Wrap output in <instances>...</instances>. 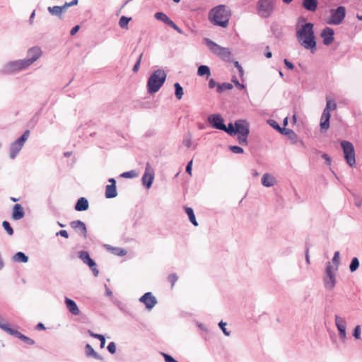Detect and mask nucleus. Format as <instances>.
Here are the masks:
<instances>
[{
    "mask_svg": "<svg viewBox=\"0 0 362 362\" xmlns=\"http://www.w3.org/2000/svg\"><path fill=\"white\" fill-rule=\"evenodd\" d=\"M313 28L314 25L312 23H306L296 32V37L300 45L306 49H310L311 53L316 50Z\"/></svg>",
    "mask_w": 362,
    "mask_h": 362,
    "instance_id": "1",
    "label": "nucleus"
},
{
    "mask_svg": "<svg viewBox=\"0 0 362 362\" xmlns=\"http://www.w3.org/2000/svg\"><path fill=\"white\" fill-rule=\"evenodd\" d=\"M230 16V9L226 5L221 4L210 11L209 18L214 25L226 28L228 25Z\"/></svg>",
    "mask_w": 362,
    "mask_h": 362,
    "instance_id": "2",
    "label": "nucleus"
},
{
    "mask_svg": "<svg viewBox=\"0 0 362 362\" xmlns=\"http://www.w3.org/2000/svg\"><path fill=\"white\" fill-rule=\"evenodd\" d=\"M166 76V73L162 69L154 71L147 81L148 93L152 94L158 92L165 83Z\"/></svg>",
    "mask_w": 362,
    "mask_h": 362,
    "instance_id": "3",
    "label": "nucleus"
},
{
    "mask_svg": "<svg viewBox=\"0 0 362 362\" xmlns=\"http://www.w3.org/2000/svg\"><path fill=\"white\" fill-rule=\"evenodd\" d=\"M204 42L209 49L222 60L231 62L232 54L229 48L221 47L209 38H204Z\"/></svg>",
    "mask_w": 362,
    "mask_h": 362,
    "instance_id": "4",
    "label": "nucleus"
},
{
    "mask_svg": "<svg viewBox=\"0 0 362 362\" xmlns=\"http://www.w3.org/2000/svg\"><path fill=\"white\" fill-rule=\"evenodd\" d=\"M235 134L238 141L241 146L247 145V137L250 134V124L245 119H238L235 122Z\"/></svg>",
    "mask_w": 362,
    "mask_h": 362,
    "instance_id": "5",
    "label": "nucleus"
},
{
    "mask_svg": "<svg viewBox=\"0 0 362 362\" xmlns=\"http://www.w3.org/2000/svg\"><path fill=\"white\" fill-rule=\"evenodd\" d=\"M336 268H334V266L331 264L330 262H327L326 263L325 267V273L323 276V284L325 288L327 291H332L337 284V277H336Z\"/></svg>",
    "mask_w": 362,
    "mask_h": 362,
    "instance_id": "6",
    "label": "nucleus"
},
{
    "mask_svg": "<svg viewBox=\"0 0 362 362\" xmlns=\"http://www.w3.org/2000/svg\"><path fill=\"white\" fill-rule=\"evenodd\" d=\"M274 8V0H258L257 2V13L262 18H269L273 13Z\"/></svg>",
    "mask_w": 362,
    "mask_h": 362,
    "instance_id": "7",
    "label": "nucleus"
},
{
    "mask_svg": "<svg viewBox=\"0 0 362 362\" xmlns=\"http://www.w3.org/2000/svg\"><path fill=\"white\" fill-rule=\"evenodd\" d=\"M341 146L343 148L344 156L347 164L353 167L356 164L355 151L354 145L348 141H342Z\"/></svg>",
    "mask_w": 362,
    "mask_h": 362,
    "instance_id": "8",
    "label": "nucleus"
},
{
    "mask_svg": "<svg viewBox=\"0 0 362 362\" xmlns=\"http://www.w3.org/2000/svg\"><path fill=\"white\" fill-rule=\"evenodd\" d=\"M330 13V18L327 23L330 25H339L345 18L346 8L340 6L336 9H331Z\"/></svg>",
    "mask_w": 362,
    "mask_h": 362,
    "instance_id": "9",
    "label": "nucleus"
},
{
    "mask_svg": "<svg viewBox=\"0 0 362 362\" xmlns=\"http://www.w3.org/2000/svg\"><path fill=\"white\" fill-rule=\"evenodd\" d=\"M42 55V50L39 47H33L27 51L26 57L24 59V69L37 61Z\"/></svg>",
    "mask_w": 362,
    "mask_h": 362,
    "instance_id": "10",
    "label": "nucleus"
},
{
    "mask_svg": "<svg viewBox=\"0 0 362 362\" xmlns=\"http://www.w3.org/2000/svg\"><path fill=\"white\" fill-rule=\"evenodd\" d=\"M78 257L83 261L84 264H86L89 266L95 276H98L99 271L96 267V263L93 259L90 258L88 252L80 251L78 252Z\"/></svg>",
    "mask_w": 362,
    "mask_h": 362,
    "instance_id": "11",
    "label": "nucleus"
},
{
    "mask_svg": "<svg viewBox=\"0 0 362 362\" xmlns=\"http://www.w3.org/2000/svg\"><path fill=\"white\" fill-rule=\"evenodd\" d=\"M154 170L151 166L149 163H147L145 168L144 174L142 176V184L147 189H149L153 183L154 180Z\"/></svg>",
    "mask_w": 362,
    "mask_h": 362,
    "instance_id": "12",
    "label": "nucleus"
},
{
    "mask_svg": "<svg viewBox=\"0 0 362 362\" xmlns=\"http://www.w3.org/2000/svg\"><path fill=\"white\" fill-rule=\"evenodd\" d=\"M70 226L75 232L86 239L88 237L87 228L84 222L81 220H75L70 222Z\"/></svg>",
    "mask_w": 362,
    "mask_h": 362,
    "instance_id": "13",
    "label": "nucleus"
},
{
    "mask_svg": "<svg viewBox=\"0 0 362 362\" xmlns=\"http://www.w3.org/2000/svg\"><path fill=\"white\" fill-rule=\"evenodd\" d=\"M155 18L157 20L165 23L176 30L178 33H182V30L165 13L163 12H157L155 13Z\"/></svg>",
    "mask_w": 362,
    "mask_h": 362,
    "instance_id": "14",
    "label": "nucleus"
},
{
    "mask_svg": "<svg viewBox=\"0 0 362 362\" xmlns=\"http://www.w3.org/2000/svg\"><path fill=\"white\" fill-rule=\"evenodd\" d=\"M0 327L7 332L8 334L15 336L19 339L23 338V334L16 328L12 327L10 324L6 322L1 316H0Z\"/></svg>",
    "mask_w": 362,
    "mask_h": 362,
    "instance_id": "15",
    "label": "nucleus"
},
{
    "mask_svg": "<svg viewBox=\"0 0 362 362\" xmlns=\"http://www.w3.org/2000/svg\"><path fill=\"white\" fill-rule=\"evenodd\" d=\"M140 302L143 303L148 310H151L157 303L156 298L151 292L144 293L140 298Z\"/></svg>",
    "mask_w": 362,
    "mask_h": 362,
    "instance_id": "16",
    "label": "nucleus"
},
{
    "mask_svg": "<svg viewBox=\"0 0 362 362\" xmlns=\"http://www.w3.org/2000/svg\"><path fill=\"white\" fill-rule=\"evenodd\" d=\"M208 122L215 129L222 130L225 129L223 119L219 114L211 115L208 117Z\"/></svg>",
    "mask_w": 362,
    "mask_h": 362,
    "instance_id": "17",
    "label": "nucleus"
},
{
    "mask_svg": "<svg viewBox=\"0 0 362 362\" xmlns=\"http://www.w3.org/2000/svg\"><path fill=\"white\" fill-rule=\"evenodd\" d=\"M334 34V30L329 27H326L322 30L320 35L325 45H329L333 42Z\"/></svg>",
    "mask_w": 362,
    "mask_h": 362,
    "instance_id": "18",
    "label": "nucleus"
},
{
    "mask_svg": "<svg viewBox=\"0 0 362 362\" xmlns=\"http://www.w3.org/2000/svg\"><path fill=\"white\" fill-rule=\"evenodd\" d=\"M329 106H326L324 109L320 118V129L322 131H327L329 128V119L331 117L329 112Z\"/></svg>",
    "mask_w": 362,
    "mask_h": 362,
    "instance_id": "19",
    "label": "nucleus"
},
{
    "mask_svg": "<svg viewBox=\"0 0 362 362\" xmlns=\"http://www.w3.org/2000/svg\"><path fill=\"white\" fill-rule=\"evenodd\" d=\"M335 325L339 331V337L341 339H344L346 336V321L344 318L339 315H335Z\"/></svg>",
    "mask_w": 362,
    "mask_h": 362,
    "instance_id": "20",
    "label": "nucleus"
},
{
    "mask_svg": "<svg viewBox=\"0 0 362 362\" xmlns=\"http://www.w3.org/2000/svg\"><path fill=\"white\" fill-rule=\"evenodd\" d=\"M23 147V135L21 136L10 147V157L14 158Z\"/></svg>",
    "mask_w": 362,
    "mask_h": 362,
    "instance_id": "21",
    "label": "nucleus"
},
{
    "mask_svg": "<svg viewBox=\"0 0 362 362\" xmlns=\"http://www.w3.org/2000/svg\"><path fill=\"white\" fill-rule=\"evenodd\" d=\"M64 302H65L67 309L72 315H80L81 311L74 300L66 297Z\"/></svg>",
    "mask_w": 362,
    "mask_h": 362,
    "instance_id": "22",
    "label": "nucleus"
},
{
    "mask_svg": "<svg viewBox=\"0 0 362 362\" xmlns=\"http://www.w3.org/2000/svg\"><path fill=\"white\" fill-rule=\"evenodd\" d=\"M23 68V62H13L7 64L4 69V71L5 73H11L16 71H19Z\"/></svg>",
    "mask_w": 362,
    "mask_h": 362,
    "instance_id": "23",
    "label": "nucleus"
},
{
    "mask_svg": "<svg viewBox=\"0 0 362 362\" xmlns=\"http://www.w3.org/2000/svg\"><path fill=\"white\" fill-rule=\"evenodd\" d=\"M276 182L275 177L269 173H264L262 177V184L267 187L274 186Z\"/></svg>",
    "mask_w": 362,
    "mask_h": 362,
    "instance_id": "24",
    "label": "nucleus"
},
{
    "mask_svg": "<svg viewBox=\"0 0 362 362\" xmlns=\"http://www.w3.org/2000/svg\"><path fill=\"white\" fill-rule=\"evenodd\" d=\"M317 5V0H303L302 2V6L303 8L310 12L316 11Z\"/></svg>",
    "mask_w": 362,
    "mask_h": 362,
    "instance_id": "25",
    "label": "nucleus"
},
{
    "mask_svg": "<svg viewBox=\"0 0 362 362\" xmlns=\"http://www.w3.org/2000/svg\"><path fill=\"white\" fill-rule=\"evenodd\" d=\"M88 209V202L85 197H81L78 199L76 205L75 210L77 211H86Z\"/></svg>",
    "mask_w": 362,
    "mask_h": 362,
    "instance_id": "26",
    "label": "nucleus"
},
{
    "mask_svg": "<svg viewBox=\"0 0 362 362\" xmlns=\"http://www.w3.org/2000/svg\"><path fill=\"white\" fill-rule=\"evenodd\" d=\"M85 352H86V355L88 356V357H93L95 359H98V360H103V358L100 356L96 351H95V350L93 349V347L89 344H87L85 346Z\"/></svg>",
    "mask_w": 362,
    "mask_h": 362,
    "instance_id": "27",
    "label": "nucleus"
},
{
    "mask_svg": "<svg viewBox=\"0 0 362 362\" xmlns=\"http://www.w3.org/2000/svg\"><path fill=\"white\" fill-rule=\"evenodd\" d=\"M105 197L107 199L115 198L117 196L116 185H107L105 187Z\"/></svg>",
    "mask_w": 362,
    "mask_h": 362,
    "instance_id": "28",
    "label": "nucleus"
},
{
    "mask_svg": "<svg viewBox=\"0 0 362 362\" xmlns=\"http://www.w3.org/2000/svg\"><path fill=\"white\" fill-rule=\"evenodd\" d=\"M12 217L15 220H19L23 218V210L21 204H17L14 205L13 209Z\"/></svg>",
    "mask_w": 362,
    "mask_h": 362,
    "instance_id": "29",
    "label": "nucleus"
},
{
    "mask_svg": "<svg viewBox=\"0 0 362 362\" xmlns=\"http://www.w3.org/2000/svg\"><path fill=\"white\" fill-rule=\"evenodd\" d=\"M281 134L286 135L293 143H296L298 139V135L294 131L290 129L284 128L282 129Z\"/></svg>",
    "mask_w": 362,
    "mask_h": 362,
    "instance_id": "30",
    "label": "nucleus"
},
{
    "mask_svg": "<svg viewBox=\"0 0 362 362\" xmlns=\"http://www.w3.org/2000/svg\"><path fill=\"white\" fill-rule=\"evenodd\" d=\"M197 75L199 76H206L208 78L211 75L210 68L206 65H201L198 67Z\"/></svg>",
    "mask_w": 362,
    "mask_h": 362,
    "instance_id": "31",
    "label": "nucleus"
},
{
    "mask_svg": "<svg viewBox=\"0 0 362 362\" xmlns=\"http://www.w3.org/2000/svg\"><path fill=\"white\" fill-rule=\"evenodd\" d=\"M47 10L52 16H57L59 18H62V12L59 6H49Z\"/></svg>",
    "mask_w": 362,
    "mask_h": 362,
    "instance_id": "32",
    "label": "nucleus"
},
{
    "mask_svg": "<svg viewBox=\"0 0 362 362\" xmlns=\"http://www.w3.org/2000/svg\"><path fill=\"white\" fill-rule=\"evenodd\" d=\"M185 212L188 215L189 219L190 222L194 226H198V223H197V221L196 220L195 215L194 214L193 209L192 208H190V207H185Z\"/></svg>",
    "mask_w": 362,
    "mask_h": 362,
    "instance_id": "33",
    "label": "nucleus"
},
{
    "mask_svg": "<svg viewBox=\"0 0 362 362\" xmlns=\"http://www.w3.org/2000/svg\"><path fill=\"white\" fill-rule=\"evenodd\" d=\"M182 144L188 148L192 146V136L190 133H187L185 135Z\"/></svg>",
    "mask_w": 362,
    "mask_h": 362,
    "instance_id": "34",
    "label": "nucleus"
},
{
    "mask_svg": "<svg viewBox=\"0 0 362 362\" xmlns=\"http://www.w3.org/2000/svg\"><path fill=\"white\" fill-rule=\"evenodd\" d=\"M174 87L175 96L178 100H180L183 95L182 87L180 86L179 83H175L174 84Z\"/></svg>",
    "mask_w": 362,
    "mask_h": 362,
    "instance_id": "35",
    "label": "nucleus"
},
{
    "mask_svg": "<svg viewBox=\"0 0 362 362\" xmlns=\"http://www.w3.org/2000/svg\"><path fill=\"white\" fill-rule=\"evenodd\" d=\"M233 88V85L230 83H219L218 85L217 92L222 93L226 90H231Z\"/></svg>",
    "mask_w": 362,
    "mask_h": 362,
    "instance_id": "36",
    "label": "nucleus"
},
{
    "mask_svg": "<svg viewBox=\"0 0 362 362\" xmlns=\"http://www.w3.org/2000/svg\"><path fill=\"white\" fill-rule=\"evenodd\" d=\"M358 267H359V260H358V259L357 257H354L351 259L350 265H349V270H350V272H356L358 269Z\"/></svg>",
    "mask_w": 362,
    "mask_h": 362,
    "instance_id": "37",
    "label": "nucleus"
},
{
    "mask_svg": "<svg viewBox=\"0 0 362 362\" xmlns=\"http://www.w3.org/2000/svg\"><path fill=\"white\" fill-rule=\"evenodd\" d=\"M131 18L126 17L124 16H122L119 21V25L120 28L123 29L128 28V23L131 21Z\"/></svg>",
    "mask_w": 362,
    "mask_h": 362,
    "instance_id": "38",
    "label": "nucleus"
},
{
    "mask_svg": "<svg viewBox=\"0 0 362 362\" xmlns=\"http://www.w3.org/2000/svg\"><path fill=\"white\" fill-rule=\"evenodd\" d=\"M222 131L226 132L230 136L235 135V124L229 123L228 126L225 125V129H222Z\"/></svg>",
    "mask_w": 362,
    "mask_h": 362,
    "instance_id": "39",
    "label": "nucleus"
},
{
    "mask_svg": "<svg viewBox=\"0 0 362 362\" xmlns=\"http://www.w3.org/2000/svg\"><path fill=\"white\" fill-rule=\"evenodd\" d=\"M332 263L334 268H336V270H338L339 264H340V259H339V252L336 251L332 257Z\"/></svg>",
    "mask_w": 362,
    "mask_h": 362,
    "instance_id": "40",
    "label": "nucleus"
},
{
    "mask_svg": "<svg viewBox=\"0 0 362 362\" xmlns=\"http://www.w3.org/2000/svg\"><path fill=\"white\" fill-rule=\"evenodd\" d=\"M136 176H137V174L134 170L124 172L120 175V177H124V178H133Z\"/></svg>",
    "mask_w": 362,
    "mask_h": 362,
    "instance_id": "41",
    "label": "nucleus"
},
{
    "mask_svg": "<svg viewBox=\"0 0 362 362\" xmlns=\"http://www.w3.org/2000/svg\"><path fill=\"white\" fill-rule=\"evenodd\" d=\"M229 149L233 153L236 154H240L244 152V150L242 147L238 146H230Z\"/></svg>",
    "mask_w": 362,
    "mask_h": 362,
    "instance_id": "42",
    "label": "nucleus"
},
{
    "mask_svg": "<svg viewBox=\"0 0 362 362\" xmlns=\"http://www.w3.org/2000/svg\"><path fill=\"white\" fill-rule=\"evenodd\" d=\"M4 228L6 230L7 233L10 235H13V230L11 227L8 221H4L2 223Z\"/></svg>",
    "mask_w": 362,
    "mask_h": 362,
    "instance_id": "43",
    "label": "nucleus"
},
{
    "mask_svg": "<svg viewBox=\"0 0 362 362\" xmlns=\"http://www.w3.org/2000/svg\"><path fill=\"white\" fill-rule=\"evenodd\" d=\"M361 326L360 325L356 326L354 329V332H353V336L356 339H361Z\"/></svg>",
    "mask_w": 362,
    "mask_h": 362,
    "instance_id": "44",
    "label": "nucleus"
},
{
    "mask_svg": "<svg viewBox=\"0 0 362 362\" xmlns=\"http://www.w3.org/2000/svg\"><path fill=\"white\" fill-rule=\"evenodd\" d=\"M113 253L118 256H124L127 254V251L124 249L119 248V247H114L113 248Z\"/></svg>",
    "mask_w": 362,
    "mask_h": 362,
    "instance_id": "45",
    "label": "nucleus"
},
{
    "mask_svg": "<svg viewBox=\"0 0 362 362\" xmlns=\"http://www.w3.org/2000/svg\"><path fill=\"white\" fill-rule=\"evenodd\" d=\"M142 56H143V54L141 53V54L139 55V58H138V59H137V61H136V64H134V66H133L132 71H133L134 73H136V72L139 71V67H140V65H141V59H142Z\"/></svg>",
    "mask_w": 362,
    "mask_h": 362,
    "instance_id": "46",
    "label": "nucleus"
},
{
    "mask_svg": "<svg viewBox=\"0 0 362 362\" xmlns=\"http://www.w3.org/2000/svg\"><path fill=\"white\" fill-rule=\"evenodd\" d=\"M168 281L171 283V287L173 288L175 284V282L177 281V279H178V276H177L176 274H170L168 277Z\"/></svg>",
    "mask_w": 362,
    "mask_h": 362,
    "instance_id": "47",
    "label": "nucleus"
},
{
    "mask_svg": "<svg viewBox=\"0 0 362 362\" xmlns=\"http://www.w3.org/2000/svg\"><path fill=\"white\" fill-rule=\"evenodd\" d=\"M329 106V112H330V110H334L337 109V103L334 101H332L330 100H328L327 98V103L326 106Z\"/></svg>",
    "mask_w": 362,
    "mask_h": 362,
    "instance_id": "48",
    "label": "nucleus"
},
{
    "mask_svg": "<svg viewBox=\"0 0 362 362\" xmlns=\"http://www.w3.org/2000/svg\"><path fill=\"white\" fill-rule=\"evenodd\" d=\"M13 260L14 262H23V252H18L13 256Z\"/></svg>",
    "mask_w": 362,
    "mask_h": 362,
    "instance_id": "49",
    "label": "nucleus"
},
{
    "mask_svg": "<svg viewBox=\"0 0 362 362\" xmlns=\"http://www.w3.org/2000/svg\"><path fill=\"white\" fill-rule=\"evenodd\" d=\"M269 123L274 129L281 133L283 128H281L276 121L271 119L269 121Z\"/></svg>",
    "mask_w": 362,
    "mask_h": 362,
    "instance_id": "50",
    "label": "nucleus"
},
{
    "mask_svg": "<svg viewBox=\"0 0 362 362\" xmlns=\"http://www.w3.org/2000/svg\"><path fill=\"white\" fill-rule=\"evenodd\" d=\"M108 351L110 354H115L116 352V344L115 342H110L107 347Z\"/></svg>",
    "mask_w": 362,
    "mask_h": 362,
    "instance_id": "51",
    "label": "nucleus"
},
{
    "mask_svg": "<svg viewBox=\"0 0 362 362\" xmlns=\"http://www.w3.org/2000/svg\"><path fill=\"white\" fill-rule=\"evenodd\" d=\"M220 328L222 329L223 334L226 335V336H229L230 335V332L227 331V329H226V322H223V321H221L218 324Z\"/></svg>",
    "mask_w": 362,
    "mask_h": 362,
    "instance_id": "52",
    "label": "nucleus"
},
{
    "mask_svg": "<svg viewBox=\"0 0 362 362\" xmlns=\"http://www.w3.org/2000/svg\"><path fill=\"white\" fill-rule=\"evenodd\" d=\"M232 82L234 83V84L235 85V86L239 89V90H242L243 88H245V85L243 84V83H240L238 80L236 78V77H233L232 78Z\"/></svg>",
    "mask_w": 362,
    "mask_h": 362,
    "instance_id": "53",
    "label": "nucleus"
},
{
    "mask_svg": "<svg viewBox=\"0 0 362 362\" xmlns=\"http://www.w3.org/2000/svg\"><path fill=\"white\" fill-rule=\"evenodd\" d=\"M235 66L238 69L240 76L243 77L244 74V70L242 67V66L240 64V63L238 61L234 62Z\"/></svg>",
    "mask_w": 362,
    "mask_h": 362,
    "instance_id": "54",
    "label": "nucleus"
},
{
    "mask_svg": "<svg viewBox=\"0 0 362 362\" xmlns=\"http://www.w3.org/2000/svg\"><path fill=\"white\" fill-rule=\"evenodd\" d=\"M218 84H219V83H217L216 82V81H215L214 78H211V79L209 80V88L210 89H212V88H214L216 87V89H217V88H218Z\"/></svg>",
    "mask_w": 362,
    "mask_h": 362,
    "instance_id": "55",
    "label": "nucleus"
},
{
    "mask_svg": "<svg viewBox=\"0 0 362 362\" xmlns=\"http://www.w3.org/2000/svg\"><path fill=\"white\" fill-rule=\"evenodd\" d=\"M162 356L164 357L165 362H173V361L175 360L174 358H173L171 356L167 354L162 353Z\"/></svg>",
    "mask_w": 362,
    "mask_h": 362,
    "instance_id": "56",
    "label": "nucleus"
},
{
    "mask_svg": "<svg viewBox=\"0 0 362 362\" xmlns=\"http://www.w3.org/2000/svg\"><path fill=\"white\" fill-rule=\"evenodd\" d=\"M284 64L286 65V66L287 67V69H290V70H292L294 69V65L292 62H289L287 59H284Z\"/></svg>",
    "mask_w": 362,
    "mask_h": 362,
    "instance_id": "57",
    "label": "nucleus"
},
{
    "mask_svg": "<svg viewBox=\"0 0 362 362\" xmlns=\"http://www.w3.org/2000/svg\"><path fill=\"white\" fill-rule=\"evenodd\" d=\"M57 235H61L62 237H64L65 238H69V234L66 230H61L59 232L57 233Z\"/></svg>",
    "mask_w": 362,
    "mask_h": 362,
    "instance_id": "58",
    "label": "nucleus"
},
{
    "mask_svg": "<svg viewBox=\"0 0 362 362\" xmlns=\"http://www.w3.org/2000/svg\"><path fill=\"white\" fill-rule=\"evenodd\" d=\"M88 334H90V337L95 338V339H98L99 340L101 339V338L103 337V334H95L93 332H91L90 330H88Z\"/></svg>",
    "mask_w": 362,
    "mask_h": 362,
    "instance_id": "59",
    "label": "nucleus"
},
{
    "mask_svg": "<svg viewBox=\"0 0 362 362\" xmlns=\"http://www.w3.org/2000/svg\"><path fill=\"white\" fill-rule=\"evenodd\" d=\"M192 160H190L187 166H186V171L187 173H189V175L192 174Z\"/></svg>",
    "mask_w": 362,
    "mask_h": 362,
    "instance_id": "60",
    "label": "nucleus"
},
{
    "mask_svg": "<svg viewBox=\"0 0 362 362\" xmlns=\"http://www.w3.org/2000/svg\"><path fill=\"white\" fill-rule=\"evenodd\" d=\"M322 158L325 160L327 165L331 164V158L327 153H323Z\"/></svg>",
    "mask_w": 362,
    "mask_h": 362,
    "instance_id": "61",
    "label": "nucleus"
},
{
    "mask_svg": "<svg viewBox=\"0 0 362 362\" xmlns=\"http://www.w3.org/2000/svg\"><path fill=\"white\" fill-rule=\"evenodd\" d=\"M24 343L33 345L34 344L35 341L32 339L24 335Z\"/></svg>",
    "mask_w": 362,
    "mask_h": 362,
    "instance_id": "62",
    "label": "nucleus"
},
{
    "mask_svg": "<svg viewBox=\"0 0 362 362\" xmlns=\"http://www.w3.org/2000/svg\"><path fill=\"white\" fill-rule=\"evenodd\" d=\"M79 28V25H76L74 28H72V29L70 31V35H74L78 31Z\"/></svg>",
    "mask_w": 362,
    "mask_h": 362,
    "instance_id": "63",
    "label": "nucleus"
},
{
    "mask_svg": "<svg viewBox=\"0 0 362 362\" xmlns=\"http://www.w3.org/2000/svg\"><path fill=\"white\" fill-rule=\"evenodd\" d=\"M59 7L62 8V13H64V12H65V11L67 10V8H68L69 7H70V6H69V4H68L67 2H66L64 5H62V6H59Z\"/></svg>",
    "mask_w": 362,
    "mask_h": 362,
    "instance_id": "64",
    "label": "nucleus"
}]
</instances>
